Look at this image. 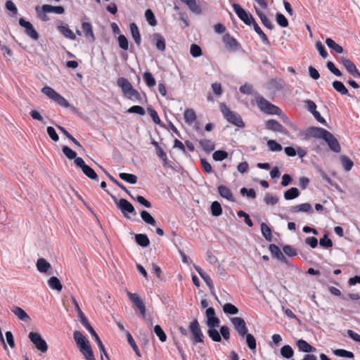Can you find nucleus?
Segmentation results:
<instances>
[{
	"label": "nucleus",
	"mask_w": 360,
	"mask_h": 360,
	"mask_svg": "<svg viewBox=\"0 0 360 360\" xmlns=\"http://www.w3.org/2000/svg\"><path fill=\"white\" fill-rule=\"evenodd\" d=\"M119 177L122 180L127 181L131 184H135L137 182V176L133 174L122 172L119 174Z\"/></svg>",
	"instance_id": "e433bc0d"
},
{
	"label": "nucleus",
	"mask_w": 360,
	"mask_h": 360,
	"mask_svg": "<svg viewBox=\"0 0 360 360\" xmlns=\"http://www.w3.org/2000/svg\"><path fill=\"white\" fill-rule=\"evenodd\" d=\"M183 3H184L188 8L194 13L195 14H200L202 12V10L197 4L196 0H181Z\"/></svg>",
	"instance_id": "393cba45"
},
{
	"label": "nucleus",
	"mask_w": 360,
	"mask_h": 360,
	"mask_svg": "<svg viewBox=\"0 0 360 360\" xmlns=\"http://www.w3.org/2000/svg\"><path fill=\"white\" fill-rule=\"evenodd\" d=\"M143 80L146 83V84L151 88L155 86L156 81L153 75L150 72H144L143 75Z\"/></svg>",
	"instance_id": "79ce46f5"
},
{
	"label": "nucleus",
	"mask_w": 360,
	"mask_h": 360,
	"mask_svg": "<svg viewBox=\"0 0 360 360\" xmlns=\"http://www.w3.org/2000/svg\"><path fill=\"white\" fill-rule=\"evenodd\" d=\"M218 191L219 195L224 198L227 199L229 201H234V198L232 193V191L229 188L226 186L220 185L218 186Z\"/></svg>",
	"instance_id": "6ab92c4d"
},
{
	"label": "nucleus",
	"mask_w": 360,
	"mask_h": 360,
	"mask_svg": "<svg viewBox=\"0 0 360 360\" xmlns=\"http://www.w3.org/2000/svg\"><path fill=\"white\" fill-rule=\"evenodd\" d=\"M185 122L191 125L196 120V114L193 108H188L184 113Z\"/></svg>",
	"instance_id": "412c9836"
},
{
	"label": "nucleus",
	"mask_w": 360,
	"mask_h": 360,
	"mask_svg": "<svg viewBox=\"0 0 360 360\" xmlns=\"http://www.w3.org/2000/svg\"><path fill=\"white\" fill-rule=\"evenodd\" d=\"M261 231H262V233L263 236L265 238V239L266 240H268V241L272 240L271 229L264 222H262L261 224Z\"/></svg>",
	"instance_id": "a19ab883"
},
{
	"label": "nucleus",
	"mask_w": 360,
	"mask_h": 360,
	"mask_svg": "<svg viewBox=\"0 0 360 360\" xmlns=\"http://www.w3.org/2000/svg\"><path fill=\"white\" fill-rule=\"evenodd\" d=\"M153 43L155 45L158 50L164 51L165 50V40L163 36L160 33H154L152 35Z\"/></svg>",
	"instance_id": "2eb2a0df"
},
{
	"label": "nucleus",
	"mask_w": 360,
	"mask_h": 360,
	"mask_svg": "<svg viewBox=\"0 0 360 360\" xmlns=\"http://www.w3.org/2000/svg\"><path fill=\"white\" fill-rule=\"evenodd\" d=\"M269 85L271 88L276 91H279L283 89V85L281 80H277L276 79H271L269 81Z\"/></svg>",
	"instance_id": "774afa93"
},
{
	"label": "nucleus",
	"mask_w": 360,
	"mask_h": 360,
	"mask_svg": "<svg viewBox=\"0 0 360 360\" xmlns=\"http://www.w3.org/2000/svg\"><path fill=\"white\" fill-rule=\"evenodd\" d=\"M48 285L51 289L56 290L58 292L61 291L63 288V285L60 280L56 276H51L48 280Z\"/></svg>",
	"instance_id": "c756f323"
},
{
	"label": "nucleus",
	"mask_w": 360,
	"mask_h": 360,
	"mask_svg": "<svg viewBox=\"0 0 360 360\" xmlns=\"http://www.w3.org/2000/svg\"><path fill=\"white\" fill-rule=\"evenodd\" d=\"M118 43H119L120 47L122 49L125 50V51H127L128 49L129 42H128V39H127V37L124 35L121 34L118 37Z\"/></svg>",
	"instance_id": "680f3d73"
},
{
	"label": "nucleus",
	"mask_w": 360,
	"mask_h": 360,
	"mask_svg": "<svg viewBox=\"0 0 360 360\" xmlns=\"http://www.w3.org/2000/svg\"><path fill=\"white\" fill-rule=\"evenodd\" d=\"M342 64L344 65L347 71L351 75L354 70L356 68V65L349 58H341Z\"/></svg>",
	"instance_id": "c9c22d12"
},
{
	"label": "nucleus",
	"mask_w": 360,
	"mask_h": 360,
	"mask_svg": "<svg viewBox=\"0 0 360 360\" xmlns=\"http://www.w3.org/2000/svg\"><path fill=\"white\" fill-rule=\"evenodd\" d=\"M253 28L254 30L256 32V33L259 36L260 39H262V42L266 45H270V41L267 37V36L265 34V33L262 31V30L260 28V27L258 25L257 22H255L253 24Z\"/></svg>",
	"instance_id": "7c9ffc66"
},
{
	"label": "nucleus",
	"mask_w": 360,
	"mask_h": 360,
	"mask_svg": "<svg viewBox=\"0 0 360 360\" xmlns=\"http://www.w3.org/2000/svg\"><path fill=\"white\" fill-rule=\"evenodd\" d=\"M154 332L161 342H164L166 341L167 335L160 325L155 326Z\"/></svg>",
	"instance_id": "6e6d98bb"
},
{
	"label": "nucleus",
	"mask_w": 360,
	"mask_h": 360,
	"mask_svg": "<svg viewBox=\"0 0 360 360\" xmlns=\"http://www.w3.org/2000/svg\"><path fill=\"white\" fill-rule=\"evenodd\" d=\"M63 24L62 22H60ZM58 30L67 38L74 40L76 39L75 34L68 27V25H59L57 27Z\"/></svg>",
	"instance_id": "a878e982"
},
{
	"label": "nucleus",
	"mask_w": 360,
	"mask_h": 360,
	"mask_svg": "<svg viewBox=\"0 0 360 360\" xmlns=\"http://www.w3.org/2000/svg\"><path fill=\"white\" fill-rule=\"evenodd\" d=\"M207 334L209 337L214 342H219L221 341V336L219 333V332L215 329V328H209L207 330Z\"/></svg>",
	"instance_id": "a18cd8bd"
},
{
	"label": "nucleus",
	"mask_w": 360,
	"mask_h": 360,
	"mask_svg": "<svg viewBox=\"0 0 360 360\" xmlns=\"http://www.w3.org/2000/svg\"><path fill=\"white\" fill-rule=\"evenodd\" d=\"M145 17L150 25L155 26L157 25V20L152 10L147 9L145 12Z\"/></svg>",
	"instance_id": "de8ad7c7"
},
{
	"label": "nucleus",
	"mask_w": 360,
	"mask_h": 360,
	"mask_svg": "<svg viewBox=\"0 0 360 360\" xmlns=\"http://www.w3.org/2000/svg\"><path fill=\"white\" fill-rule=\"evenodd\" d=\"M219 108L224 117L229 122L238 127H245V123L243 122L241 116L238 113L231 111L224 103H221L219 104Z\"/></svg>",
	"instance_id": "20e7f679"
},
{
	"label": "nucleus",
	"mask_w": 360,
	"mask_h": 360,
	"mask_svg": "<svg viewBox=\"0 0 360 360\" xmlns=\"http://www.w3.org/2000/svg\"><path fill=\"white\" fill-rule=\"evenodd\" d=\"M211 212L214 217H219L222 213L221 204L218 201H214L211 205Z\"/></svg>",
	"instance_id": "c03bdc74"
},
{
	"label": "nucleus",
	"mask_w": 360,
	"mask_h": 360,
	"mask_svg": "<svg viewBox=\"0 0 360 360\" xmlns=\"http://www.w3.org/2000/svg\"><path fill=\"white\" fill-rule=\"evenodd\" d=\"M74 340L86 360H96L91 346L87 338L79 330L73 333Z\"/></svg>",
	"instance_id": "f03ea898"
},
{
	"label": "nucleus",
	"mask_w": 360,
	"mask_h": 360,
	"mask_svg": "<svg viewBox=\"0 0 360 360\" xmlns=\"http://www.w3.org/2000/svg\"><path fill=\"white\" fill-rule=\"evenodd\" d=\"M190 53L193 57H199L202 55V49L198 45L193 44L191 46Z\"/></svg>",
	"instance_id": "bf43d9fd"
},
{
	"label": "nucleus",
	"mask_w": 360,
	"mask_h": 360,
	"mask_svg": "<svg viewBox=\"0 0 360 360\" xmlns=\"http://www.w3.org/2000/svg\"><path fill=\"white\" fill-rule=\"evenodd\" d=\"M231 321L239 335L242 338H245L248 329L244 319L240 317H233L231 319Z\"/></svg>",
	"instance_id": "f8f14e48"
},
{
	"label": "nucleus",
	"mask_w": 360,
	"mask_h": 360,
	"mask_svg": "<svg viewBox=\"0 0 360 360\" xmlns=\"http://www.w3.org/2000/svg\"><path fill=\"white\" fill-rule=\"evenodd\" d=\"M12 311L20 321L29 322L31 319L26 311L19 307H14Z\"/></svg>",
	"instance_id": "aec40b11"
},
{
	"label": "nucleus",
	"mask_w": 360,
	"mask_h": 360,
	"mask_svg": "<svg viewBox=\"0 0 360 360\" xmlns=\"http://www.w3.org/2000/svg\"><path fill=\"white\" fill-rule=\"evenodd\" d=\"M136 243L142 248L148 247L150 244V240L146 234L138 233L135 235Z\"/></svg>",
	"instance_id": "bb28decb"
},
{
	"label": "nucleus",
	"mask_w": 360,
	"mask_h": 360,
	"mask_svg": "<svg viewBox=\"0 0 360 360\" xmlns=\"http://www.w3.org/2000/svg\"><path fill=\"white\" fill-rule=\"evenodd\" d=\"M28 336L30 341L34 345L38 350L41 352H46L48 350V345L39 333L37 332H30Z\"/></svg>",
	"instance_id": "1a4fd4ad"
},
{
	"label": "nucleus",
	"mask_w": 360,
	"mask_h": 360,
	"mask_svg": "<svg viewBox=\"0 0 360 360\" xmlns=\"http://www.w3.org/2000/svg\"><path fill=\"white\" fill-rule=\"evenodd\" d=\"M269 250L273 257L276 258L283 263H287V259L281 251L280 248L275 244H270Z\"/></svg>",
	"instance_id": "dca6fc26"
},
{
	"label": "nucleus",
	"mask_w": 360,
	"mask_h": 360,
	"mask_svg": "<svg viewBox=\"0 0 360 360\" xmlns=\"http://www.w3.org/2000/svg\"><path fill=\"white\" fill-rule=\"evenodd\" d=\"M264 202L268 205H275L278 202V198L270 193H266L264 198Z\"/></svg>",
	"instance_id": "3c124183"
},
{
	"label": "nucleus",
	"mask_w": 360,
	"mask_h": 360,
	"mask_svg": "<svg viewBox=\"0 0 360 360\" xmlns=\"http://www.w3.org/2000/svg\"><path fill=\"white\" fill-rule=\"evenodd\" d=\"M283 252L289 256V257H293L297 255V250L295 248H292L290 245H285L283 247Z\"/></svg>",
	"instance_id": "338daca9"
},
{
	"label": "nucleus",
	"mask_w": 360,
	"mask_h": 360,
	"mask_svg": "<svg viewBox=\"0 0 360 360\" xmlns=\"http://www.w3.org/2000/svg\"><path fill=\"white\" fill-rule=\"evenodd\" d=\"M276 20L277 23L282 27H287L288 26V20L284 15L277 13L276 15Z\"/></svg>",
	"instance_id": "4d7b16f0"
},
{
	"label": "nucleus",
	"mask_w": 360,
	"mask_h": 360,
	"mask_svg": "<svg viewBox=\"0 0 360 360\" xmlns=\"http://www.w3.org/2000/svg\"><path fill=\"white\" fill-rule=\"evenodd\" d=\"M155 152H156V155L162 160L163 165L165 166L167 165L168 159H167V154L164 151V150L161 147H159L158 148H157L155 150Z\"/></svg>",
	"instance_id": "69168bd1"
},
{
	"label": "nucleus",
	"mask_w": 360,
	"mask_h": 360,
	"mask_svg": "<svg viewBox=\"0 0 360 360\" xmlns=\"http://www.w3.org/2000/svg\"><path fill=\"white\" fill-rule=\"evenodd\" d=\"M117 85L121 88L124 96L134 102L143 103V100L139 92L134 89L129 80L124 77H120L117 79Z\"/></svg>",
	"instance_id": "7ed1b4c3"
},
{
	"label": "nucleus",
	"mask_w": 360,
	"mask_h": 360,
	"mask_svg": "<svg viewBox=\"0 0 360 360\" xmlns=\"http://www.w3.org/2000/svg\"><path fill=\"white\" fill-rule=\"evenodd\" d=\"M141 217L143 221L146 224H150L151 226H155L156 224V221L153 216L146 210H143L141 212Z\"/></svg>",
	"instance_id": "58836bf2"
},
{
	"label": "nucleus",
	"mask_w": 360,
	"mask_h": 360,
	"mask_svg": "<svg viewBox=\"0 0 360 360\" xmlns=\"http://www.w3.org/2000/svg\"><path fill=\"white\" fill-rule=\"evenodd\" d=\"M129 113H136L139 115H144L146 112L143 107L140 105H133L127 110Z\"/></svg>",
	"instance_id": "052dcab7"
},
{
	"label": "nucleus",
	"mask_w": 360,
	"mask_h": 360,
	"mask_svg": "<svg viewBox=\"0 0 360 360\" xmlns=\"http://www.w3.org/2000/svg\"><path fill=\"white\" fill-rule=\"evenodd\" d=\"M112 198L115 201L117 207L121 210L124 217L130 219L129 214L134 216L136 215L134 207L129 201L124 198H121L118 200L116 197L113 195H112Z\"/></svg>",
	"instance_id": "39448f33"
},
{
	"label": "nucleus",
	"mask_w": 360,
	"mask_h": 360,
	"mask_svg": "<svg viewBox=\"0 0 360 360\" xmlns=\"http://www.w3.org/2000/svg\"><path fill=\"white\" fill-rule=\"evenodd\" d=\"M256 14L259 16L260 18L262 23L265 26L266 28L269 30H272L274 28V25L271 22V21L269 20V18L266 17V15L263 13L262 11H261L259 9H258L256 6H255Z\"/></svg>",
	"instance_id": "5701e85b"
},
{
	"label": "nucleus",
	"mask_w": 360,
	"mask_h": 360,
	"mask_svg": "<svg viewBox=\"0 0 360 360\" xmlns=\"http://www.w3.org/2000/svg\"><path fill=\"white\" fill-rule=\"evenodd\" d=\"M130 30H131V36H132L135 43L138 46H139L141 44V35L139 33V28L134 22H131L130 24Z\"/></svg>",
	"instance_id": "c85d7f7f"
},
{
	"label": "nucleus",
	"mask_w": 360,
	"mask_h": 360,
	"mask_svg": "<svg viewBox=\"0 0 360 360\" xmlns=\"http://www.w3.org/2000/svg\"><path fill=\"white\" fill-rule=\"evenodd\" d=\"M245 337L246 338V343L248 347L251 350H255L257 347V342L255 337L250 333H246Z\"/></svg>",
	"instance_id": "603ef678"
},
{
	"label": "nucleus",
	"mask_w": 360,
	"mask_h": 360,
	"mask_svg": "<svg viewBox=\"0 0 360 360\" xmlns=\"http://www.w3.org/2000/svg\"><path fill=\"white\" fill-rule=\"evenodd\" d=\"M82 28L86 37L90 38L92 41H95V36L92 30V26L89 22H84L82 24Z\"/></svg>",
	"instance_id": "cd10ccee"
},
{
	"label": "nucleus",
	"mask_w": 360,
	"mask_h": 360,
	"mask_svg": "<svg viewBox=\"0 0 360 360\" xmlns=\"http://www.w3.org/2000/svg\"><path fill=\"white\" fill-rule=\"evenodd\" d=\"M36 266L39 272L49 274H51V272H49V271L51 269V265L44 258L39 259L37 262Z\"/></svg>",
	"instance_id": "a211bd4d"
},
{
	"label": "nucleus",
	"mask_w": 360,
	"mask_h": 360,
	"mask_svg": "<svg viewBox=\"0 0 360 360\" xmlns=\"http://www.w3.org/2000/svg\"><path fill=\"white\" fill-rule=\"evenodd\" d=\"M297 346L300 351L304 352H314L316 351V348L309 345L307 341L301 339L297 342Z\"/></svg>",
	"instance_id": "b1692460"
},
{
	"label": "nucleus",
	"mask_w": 360,
	"mask_h": 360,
	"mask_svg": "<svg viewBox=\"0 0 360 360\" xmlns=\"http://www.w3.org/2000/svg\"><path fill=\"white\" fill-rule=\"evenodd\" d=\"M91 335L95 338V341L98 344L101 358L103 356H105L108 359V360H110L109 356L105 350V346L103 344L101 338H99L96 332L95 333V334H92Z\"/></svg>",
	"instance_id": "473e14b6"
},
{
	"label": "nucleus",
	"mask_w": 360,
	"mask_h": 360,
	"mask_svg": "<svg viewBox=\"0 0 360 360\" xmlns=\"http://www.w3.org/2000/svg\"><path fill=\"white\" fill-rule=\"evenodd\" d=\"M41 92L49 98L56 101L60 106L64 108L70 107L69 102L63 96L56 92L53 88L50 86H44L41 89Z\"/></svg>",
	"instance_id": "0eeeda50"
},
{
	"label": "nucleus",
	"mask_w": 360,
	"mask_h": 360,
	"mask_svg": "<svg viewBox=\"0 0 360 360\" xmlns=\"http://www.w3.org/2000/svg\"><path fill=\"white\" fill-rule=\"evenodd\" d=\"M267 146L271 151H281L282 150L281 145L274 140L268 141Z\"/></svg>",
	"instance_id": "e2e57ef3"
},
{
	"label": "nucleus",
	"mask_w": 360,
	"mask_h": 360,
	"mask_svg": "<svg viewBox=\"0 0 360 360\" xmlns=\"http://www.w3.org/2000/svg\"><path fill=\"white\" fill-rule=\"evenodd\" d=\"M266 129L272 131L279 132L284 135L288 134V131L276 120H269L265 124Z\"/></svg>",
	"instance_id": "4468645a"
},
{
	"label": "nucleus",
	"mask_w": 360,
	"mask_h": 360,
	"mask_svg": "<svg viewBox=\"0 0 360 360\" xmlns=\"http://www.w3.org/2000/svg\"><path fill=\"white\" fill-rule=\"evenodd\" d=\"M300 195V191L297 188L292 187L284 193V198L287 200H293Z\"/></svg>",
	"instance_id": "4c0bfd02"
},
{
	"label": "nucleus",
	"mask_w": 360,
	"mask_h": 360,
	"mask_svg": "<svg viewBox=\"0 0 360 360\" xmlns=\"http://www.w3.org/2000/svg\"><path fill=\"white\" fill-rule=\"evenodd\" d=\"M228 155H229V154L226 151L222 150H216L213 153L212 157L215 161H222V160L226 159L228 158Z\"/></svg>",
	"instance_id": "5fc2aeb1"
},
{
	"label": "nucleus",
	"mask_w": 360,
	"mask_h": 360,
	"mask_svg": "<svg viewBox=\"0 0 360 360\" xmlns=\"http://www.w3.org/2000/svg\"><path fill=\"white\" fill-rule=\"evenodd\" d=\"M319 244L321 246L325 248H329L333 246L332 240L328 237L326 234H325L323 237L320 239Z\"/></svg>",
	"instance_id": "0e129e2a"
},
{
	"label": "nucleus",
	"mask_w": 360,
	"mask_h": 360,
	"mask_svg": "<svg viewBox=\"0 0 360 360\" xmlns=\"http://www.w3.org/2000/svg\"><path fill=\"white\" fill-rule=\"evenodd\" d=\"M188 328L192 333L193 340L195 344L204 342V335L202 333L200 326L197 319H194L190 323Z\"/></svg>",
	"instance_id": "9d476101"
},
{
	"label": "nucleus",
	"mask_w": 360,
	"mask_h": 360,
	"mask_svg": "<svg viewBox=\"0 0 360 360\" xmlns=\"http://www.w3.org/2000/svg\"><path fill=\"white\" fill-rule=\"evenodd\" d=\"M326 44L328 46V48L333 50L338 53H341L343 52V48L330 38H326Z\"/></svg>",
	"instance_id": "f704fd0d"
},
{
	"label": "nucleus",
	"mask_w": 360,
	"mask_h": 360,
	"mask_svg": "<svg viewBox=\"0 0 360 360\" xmlns=\"http://www.w3.org/2000/svg\"><path fill=\"white\" fill-rule=\"evenodd\" d=\"M127 296L130 301L132 302L134 307L139 310L141 317L143 319H146V306L143 300L139 297V295L136 293L127 292Z\"/></svg>",
	"instance_id": "9b49d317"
},
{
	"label": "nucleus",
	"mask_w": 360,
	"mask_h": 360,
	"mask_svg": "<svg viewBox=\"0 0 360 360\" xmlns=\"http://www.w3.org/2000/svg\"><path fill=\"white\" fill-rule=\"evenodd\" d=\"M303 135L305 139L315 138L324 140L330 150L334 153H339L341 151L338 140L331 132L323 128L310 127L303 132Z\"/></svg>",
	"instance_id": "f257e3e1"
},
{
	"label": "nucleus",
	"mask_w": 360,
	"mask_h": 360,
	"mask_svg": "<svg viewBox=\"0 0 360 360\" xmlns=\"http://www.w3.org/2000/svg\"><path fill=\"white\" fill-rule=\"evenodd\" d=\"M333 88L339 93H340L342 95H349L348 90L344 85V84L340 81H334L333 82Z\"/></svg>",
	"instance_id": "ea45409f"
},
{
	"label": "nucleus",
	"mask_w": 360,
	"mask_h": 360,
	"mask_svg": "<svg viewBox=\"0 0 360 360\" xmlns=\"http://www.w3.org/2000/svg\"><path fill=\"white\" fill-rule=\"evenodd\" d=\"M43 10L48 13H55L63 14L65 13V8L61 6H53L48 4L43 5Z\"/></svg>",
	"instance_id": "2f4dec72"
},
{
	"label": "nucleus",
	"mask_w": 360,
	"mask_h": 360,
	"mask_svg": "<svg viewBox=\"0 0 360 360\" xmlns=\"http://www.w3.org/2000/svg\"><path fill=\"white\" fill-rule=\"evenodd\" d=\"M334 354L340 357H346L352 359L354 355L352 352L343 349H337L333 351Z\"/></svg>",
	"instance_id": "864d4df0"
},
{
	"label": "nucleus",
	"mask_w": 360,
	"mask_h": 360,
	"mask_svg": "<svg viewBox=\"0 0 360 360\" xmlns=\"http://www.w3.org/2000/svg\"><path fill=\"white\" fill-rule=\"evenodd\" d=\"M341 165L346 172H349L354 166L353 161L346 155H341L340 157Z\"/></svg>",
	"instance_id": "72a5a7b5"
},
{
	"label": "nucleus",
	"mask_w": 360,
	"mask_h": 360,
	"mask_svg": "<svg viewBox=\"0 0 360 360\" xmlns=\"http://www.w3.org/2000/svg\"><path fill=\"white\" fill-rule=\"evenodd\" d=\"M126 335H127L128 342L131 345V347H132L133 350L135 352L136 354L138 356H141V352L139 351V349L137 345L136 344V342L134 341V340L133 337L131 336V333L129 331H126Z\"/></svg>",
	"instance_id": "37998d69"
},
{
	"label": "nucleus",
	"mask_w": 360,
	"mask_h": 360,
	"mask_svg": "<svg viewBox=\"0 0 360 360\" xmlns=\"http://www.w3.org/2000/svg\"><path fill=\"white\" fill-rule=\"evenodd\" d=\"M233 8L238 17L247 25H252L256 22L253 16L247 13L239 4H233Z\"/></svg>",
	"instance_id": "6e6552de"
},
{
	"label": "nucleus",
	"mask_w": 360,
	"mask_h": 360,
	"mask_svg": "<svg viewBox=\"0 0 360 360\" xmlns=\"http://www.w3.org/2000/svg\"><path fill=\"white\" fill-rule=\"evenodd\" d=\"M198 142L202 150L207 153L212 152L215 148L214 143L210 139H201Z\"/></svg>",
	"instance_id": "4be33fe9"
},
{
	"label": "nucleus",
	"mask_w": 360,
	"mask_h": 360,
	"mask_svg": "<svg viewBox=\"0 0 360 360\" xmlns=\"http://www.w3.org/2000/svg\"><path fill=\"white\" fill-rule=\"evenodd\" d=\"M82 172H84V174L87 176L89 179H93V180H96V181H98V175L96 173V172L91 167H89V165H86V167H84V168H83L82 169Z\"/></svg>",
	"instance_id": "49530a36"
},
{
	"label": "nucleus",
	"mask_w": 360,
	"mask_h": 360,
	"mask_svg": "<svg viewBox=\"0 0 360 360\" xmlns=\"http://www.w3.org/2000/svg\"><path fill=\"white\" fill-rule=\"evenodd\" d=\"M223 311L227 314H236L238 313V309L231 303H226L223 306Z\"/></svg>",
	"instance_id": "09e8293b"
},
{
	"label": "nucleus",
	"mask_w": 360,
	"mask_h": 360,
	"mask_svg": "<svg viewBox=\"0 0 360 360\" xmlns=\"http://www.w3.org/2000/svg\"><path fill=\"white\" fill-rule=\"evenodd\" d=\"M223 42L225 44V47L230 51L236 52L241 49L240 44L229 34H224L223 37Z\"/></svg>",
	"instance_id": "ddd939ff"
},
{
	"label": "nucleus",
	"mask_w": 360,
	"mask_h": 360,
	"mask_svg": "<svg viewBox=\"0 0 360 360\" xmlns=\"http://www.w3.org/2000/svg\"><path fill=\"white\" fill-rule=\"evenodd\" d=\"M256 101L260 110L266 114L280 115L281 113V110L278 106L272 104L264 97L259 96L257 98Z\"/></svg>",
	"instance_id": "423d86ee"
},
{
	"label": "nucleus",
	"mask_w": 360,
	"mask_h": 360,
	"mask_svg": "<svg viewBox=\"0 0 360 360\" xmlns=\"http://www.w3.org/2000/svg\"><path fill=\"white\" fill-rule=\"evenodd\" d=\"M290 211L292 213L296 212H308V213H312L313 209L310 203L305 202L300 205L292 206L290 207Z\"/></svg>",
	"instance_id": "f3484780"
},
{
	"label": "nucleus",
	"mask_w": 360,
	"mask_h": 360,
	"mask_svg": "<svg viewBox=\"0 0 360 360\" xmlns=\"http://www.w3.org/2000/svg\"><path fill=\"white\" fill-rule=\"evenodd\" d=\"M63 153L64 155L70 160H73L76 158L77 153L74 150H72L68 146H64L62 148Z\"/></svg>",
	"instance_id": "13d9d810"
},
{
	"label": "nucleus",
	"mask_w": 360,
	"mask_h": 360,
	"mask_svg": "<svg viewBox=\"0 0 360 360\" xmlns=\"http://www.w3.org/2000/svg\"><path fill=\"white\" fill-rule=\"evenodd\" d=\"M281 354L284 358L290 359L293 356L294 352L292 347L287 345L281 349Z\"/></svg>",
	"instance_id": "8fccbe9b"
}]
</instances>
